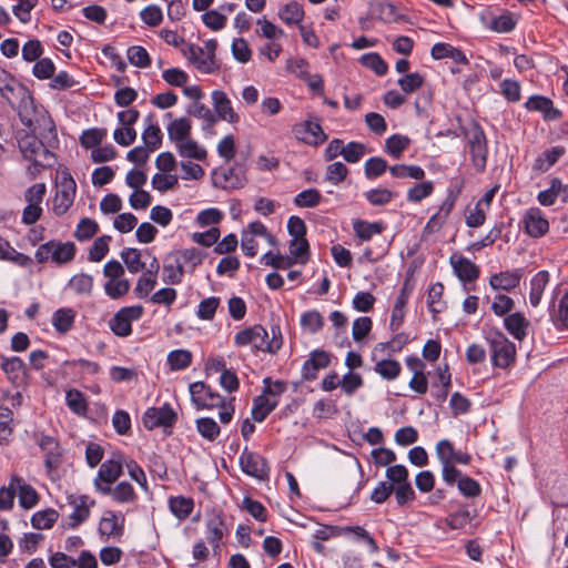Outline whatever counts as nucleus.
Wrapping results in <instances>:
<instances>
[{
    "label": "nucleus",
    "instance_id": "nucleus-49",
    "mask_svg": "<svg viewBox=\"0 0 568 568\" xmlns=\"http://www.w3.org/2000/svg\"><path fill=\"white\" fill-rule=\"evenodd\" d=\"M121 258L128 271L136 274L145 268V263L141 261V251L135 247H125L121 252Z\"/></svg>",
    "mask_w": 568,
    "mask_h": 568
},
{
    "label": "nucleus",
    "instance_id": "nucleus-5",
    "mask_svg": "<svg viewBox=\"0 0 568 568\" xmlns=\"http://www.w3.org/2000/svg\"><path fill=\"white\" fill-rule=\"evenodd\" d=\"M123 473V456L119 452H114L110 458L104 460L98 471L94 480L97 490L106 495L112 491V485Z\"/></svg>",
    "mask_w": 568,
    "mask_h": 568
},
{
    "label": "nucleus",
    "instance_id": "nucleus-57",
    "mask_svg": "<svg viewBox=\"0 0 568 568\" xmlns=\"http://www.w3.org/2000/svg\"><path fill=\"white\" fill-rule=\"evenodd\" d=\"M195 424L196 430L203 438L213 442L219 437L221 429L212 417L197 418Z\"/></svg>",
    "mask_w": 568,
    "mask_h": 568
},
{
    "label": "nucleus",
    "instance_id": "nucleus-29",
    "mask_svg": "<svg viewBox=\"0 0 568 568\" xmlns=\"http://www.w3.org/2000/svg\"><path fill=\"white\" fill-rule=\"evenodd\" d=\"M169 140L174 142L175 145L190 138L192 130V122L186 116H181L173 120L166 128Z\"/></svg>",
    "mask_w": 568,
    "mask_h": 568
},
{
    "label": "nucleus",
    "instance_id": "nucleus-8",
    "mask_svg": "<svg viewBox=\"0 0 568 568\" xmlns=\"http://www.w3.org/2000/svg\"><path fill=\"white\" fill-rule=\"evenodd\" d=\"M189 392L191 395V402L194 407L200 409H213L223 406V397L211 386L204 382H194L190 384Z\"/></svg>",
    "mask_w": 568,
    "mask_h": 568
},
{
    "label": "nucleus",
    "instance_id": "nucleus-34",
    "mask_svg": "<svg viewBox=\"0 0 568 568\" xmlns=\"http://www.w3.org/2000/svg\"><path fill=\"white\" fill-rule=\"evenodd\" d=\"M437 379L440 384V387L433 392L432 396L438 404H443L447 399L449 389L452 387V374L448 363H445L443 367H437Z\"/></svg>",
    "mask_w": 568,
    "mask_h": 568
},
{
    "label": "nucleus",
    "instance_id": "nucleus-7",
    "mask_svg": "<svg viewBox=\"0 0 568 568\" xmlns=\"http://www.w3.org/2000/svg\"><path fill=\"white\" fill-rule=\"evenodd\" d=\"M143 313L142 305L124 306L109 321V327L115 336L128 337L132 334V322L139 321Z\"/></svg>",
    "mask_w": 568,
    "mask_h": 568
},
{
    "label": "nucleus",
    "instance_id": "nucleus-41",
    "mask_svg": "<svg viewBox=\"0 0 568 568\" xmlns=\"http://www.w3.org/2000/svg\"><path fill=\"white\" fill-rule=\"evenodd\" d=\"M205 49L207 51L206 58L199 61L197 70L205 74L215 73L220 69V64L215 59V51L217 49V41L210 39L205 42Z\"/></svg>",
    "mask_w": 568,
    "mask_h": 568
},
{
    "label": "nucleus",
    "instance_id": "nucleus-22",
    "mask_svg": "<svg viewBox=\"0 0 568 568\" xmlns=\"http://www.w3.org/2000/svg\"><path fill=\"white\" fill-rule=\"evenodd\" d=\"M37 443L45 455V467L50 470L57 468L61 458L59 442L54 437L41 433L37 438Z\"/></svg>",
    "mask_w": 568,
    "mask_h": 568
},
{
    "label": "nucleus",
    "instance_id": "nucleus-39",
    "mask_svg": "<svg viewBox=\"0 0 568 568\" xmlns=\"http://www.w3.org/2000/svg\"><path fill=\"white\" fill-rule=\"evenodd\" d=\"M304 16V9L297 1H291L284 4L278 11L280 19L287 26L300 24Z\"/></svg>",
    "mask_w": 568,
    "mask_h": 568
},
{
    "label": "nucleus",
    "instance_id": "nucleus-59",
    "mask_svg": "<svg viewBox=\"0 0 568 568\" xmlns=\"http://www.w3.org/2000/svg\"><path fill=\"white\" fill-rule=\"evenodd\" d=\"M287 232L292 237L291 246H295L297 241L301 239H306L307 226L303 219L297 215H292L287 220Z\"/></svg>",
    "mask_w": 568,
    "mask_h": 568
},
{
    "label": "nucleus",
    "instance_id": "nucleus-36",
    "mask_svg": "<svg viewBox=\"0 0 568 568\" xmlns=\"http://www.w3.org/2000/svg\"><path fill=\"white\" fill-rule=\"evenodd\" d=\"M474 515L468 509H459L445 519L437 521L436 526L442 528L443 525H447L450 529H465L467 526H471Z\"/></svg>",
    "mask_w": 568,
    "mask_h": 568
},
{
    "label": "nucleus",
    "instance_id": "nucleus-11",
    "mask_svg": "<svg viewBox=\"0 0 568 568\" xmlns=\"http://www.w3.org/2000/svg\"><path fill=\"white\" fill-rule=\"evenodd\" d=\"M116 118L121 125L126 126V138L123 136V130L121 128H116L113 131V139L119 145L129 146L136 139V130L133 125L140 118V111L135 108H129L118 112Z\"/></svg>",
    "mask_w": 568,
    "mask_h": 568
},
{
    "label": "nucleus",
    "instance_id": "nucleus-45",
    "mask_svg": "<svg viewBox=\"0 0 568 568\" xmlns=\"http://www.w3.org/2000/svg\"><path fill=\"white\" fill-rule=\"evenodd\" d=\"M389 173L396 179L423 180L425 178L424 169L416 164H395L389 166Z\"/></svg>",
    "mask_w": 568,
    "mask_h": 568
},
{
    "label": "nucleus",
    "instance_id": "nucleus-4",
    "mask_svg": "<svg viewBox=\"0 0 568 568\" xmlns=\"http://www.w3.org/2000/svg\"><path fill=\"white\" fill-rule=\"evenodd\" d=\"M212 184L221 190H239L246 185L245 163L235 162L232 166H220L211 172Z\"/></svg>",
    "mask_w": 568,
    "mask_h": 568
},
{
    "label": "nucleus",
    "instance_id": "nucleus-53",
    "mask_svg": "<svg viewBox=\"0 0 568 568\" xmlns=\"http://www.w3.org/2000/svg\"><path fill=\"white\" fill-rule=\"evenodd\" d=\"M365 200L373 206L388 204L397 194L386 187H374L364 192Z\"/></svg>",
    "mask_w": 568,
    "mask_h": 568
},
{
    "label": "nucleus",
    "instance_id": "nucleus-64",
    "mask_svg": "<svg viewBox=\"0 0 568 568\" xmlns=\"http://www.w3.org/2000/svg\"><path fill=\"white\" fill-rule=\"evenodd\" d=\"M130 290V282L126 278L109 280L104 284V292L111 300H119Z\"/></svg>",
    "mask_w": 568,
    "mask_h": 568
},
{
    "label": "nucleus",
    "instance_id": "nucleus-14",
    "mask_svg": "<svg viewBox=\"0 0 568 568\" xmlns=\"http://www.w3.org/2000/svg\"><path fill=\"white\" fill-rule=\"evenodd\" d=\"M332 354L327 351L316 348L310 353L308 358L303 363L301 369L302 381L312 382L317 378V372L331 365Z\"/></svg>",
    "mask_w": 568,
    "mask_h": 568
},
{
    "label": "nucleus",
    "instance_id": "nucleus-17",
    "mask_svg": "<svg viewBox=\"0 0 568 568\" xmlns=\"http://www.w3.org/2000/svg\"><path fill=\"white\" fill-rule=\"evenodd\" d=\"M185 270L179 253L171 251L166 254L163 265L162 280L165 284L178 285L183 281Z\"/></svg>",
    "mask_w": 568,
    "mask_h": 568
},
{
    "label": "nucleus",
    "instance_id": "nucleus-61",
    "mask_svg": "<svg viewBox=\"0 0 568 568\" xmlns=\"http://www.w3.org/2000/svg\"><path fill=\"white\" fill-rule=\"evenodd\" d=\"M433 192L434 183L432 181H423L409 187L406 197L410 203H418L422 200L430 196Z\"/></svg>",
    "mask_w": 568,
    "mask_h": 568
},
{
    "label": "nucleus",
    "instance_id": "nucleus-50",
    "mask_svg": "<svg viewBox=\"0 0 568 568\" xmlns=\"http://www.w3.org/2000/svg\"><path fill=\"white\" fill-rule=\"evenodd\" d=\"M193 355L190 351L179 348L173 349L168 354V364L171 371H182L192 364Z\"/></svg>",
    "mask_w": 568,
    "mask_h": 568
},
{
    "label": "nucleus",
    "instance_id": "nucleus-2",
    "mask_svg": "<svg viewBox=\"0 0 568 568\" xmlns=\"http://www.w3.org/2000/svg\"><path fill=\"white\" fill-rule=\"evenodd\" d=\"M485 338L490 351L491 365L507 369L515 364L516 345L498 328L490 329Z\"/></svg>",
    "mask_w": 568,
    "mask_h": 568
},
{
    "label": "nucleus",
    "instance_id": "nucleus-18",
    "mask_svg": "<svg viewBox=\"0 0 568 568\" xmlns=\"http://www.w3.org/2000/svg\"><path fill=\"white\" fill-rule=\"evenodd\" d=\"M211 98L219 120H224L232 124L240 121L239 114L233 110L232 102L224 91L214 90Z\"/></svg>",
    "mask_w": 568,
    "mask_h": 568
},
{
    "label": "nucleus",
    "instance_id": "nucleus-16",
    "mask_svg": "<svg viewBox=\"0 0 568 568\" xmlns=\"http://www.w3.org/2000/svg\"><path fill=\"white\" fill-rule=\"evenodd\" d=\"M524 274L523 267L495 273L489 277V286L494 291L510 292L519 286Z\"/></svg>",
    "mask_w": 568,
    "mask_h": 568
},
{
    "label": "nucleus",
    "instance_id": "nucleus-44",
    "mask_svg": "<svg viewBox=\"0 0 568 568\" xmlns=\"http://www.w3.org/2000/svg\"><path fill=\"white\" fill-rule=\"evenodd\" d=\"M67 286L77 295L90 296L93 291V277L87 273H79L69 280Z\"/></svg>",
    "mask_w": 568,
    "mask_h": 568
},
{
    "label": "nucleus",
    "instance_id": "nucleus-35",
    "mask_svg": "<svg viewBox=\"0 0 568 568\" xmlns=\"http://www.w3.org/2000/svg\"><path fill=\"white\" fill-rule=\"evenodd\" d=\"M549 277L548 271L542 270L537 272L530 280L529 302L531 306L537 307L539 305Z\"/></svg>",
    "mask_w": 568,
    "mask_h": 568
},
{
    "label": "nucleus",
    "instance_id": "nucleus-3",
    "mask_svg": "<svg viewBox=\"0 0 568 568\" xmlns=\"http://www.w3.org/2000/svg\"><path fill=\"white\" fill-rule=\"evenodd\" d=\"M462 132L468 138L470 161L476 172L486 170L488 159V140L486 133L476 120H471L469 130L462 128Z\"/></svg>",
    "mask_w": 568,
    "mask_h": 568
},
{
    "label": "nucleus",
    "instance_id": "nucleus-1",
    "mask_svg": "<svg viewBox=\"0 0 568 568\" xmlns=\"http://www.w3.org/2000/svg\"><path fill=\"white\" fill-rule=\"evenodd\" d=\"M0 80H8L2 84L0 95L6 100L8 105L17 111L21 123L33 130V120L31 118L30 109L33 108V97L27 87L22 83H17L14 77L4 69L0 68Z\"/></svg>",
    "mask_w": 568,
    "mask_h": 568
},
{
    "label": "nucleus",
    "instance_id": "nucleus-37",
    "mask_svg": "<svg viewBox=\"0 0 568 568\" xmlns=\"http://www.w3.org/2000/svg\"><path fill=\"white\" fill-rule=\"evenodd\" d=\"M410 143L409 136L394 133L385 140L384 151L393 159H399Z\"/></svg>",
    "mask_w": 568,
    "mask_h": 568
},
{
    "label": "nucleus",
    "instance_id": "nucleus-13",
    "mask_svg": "<svg viewBox=\"0 0 568 568\" xmlns=\"http://www.w3.org/2000/svg\"><path fill=\"white\" fill-rule=\"evenodd\" d=\"M292 131L298 141L307 145L317 146L327 140L318 121L305 120L295 124Z\"/></svg>",
    "mask_w": 568,
    "mask_h": 568
},
{
    "label": "nucleus",
    "instance_id": "nucleus-51",
    "mask_svg": "<svg viewBox=\"0 0 568 568\" xmlns=\"http://www.w3.org/2000/svg\"><path fill=\"white\" fill-rule=\"evenodd\" d=\"M359 62L365 68L373 70L378 77L385 75L388 71L387 62L377 52H368L363 54L359 58Z\"/></svg>",
    "mask_w": 568,
    "mask_h": 568
},
{
    "label": "nucleus",
    "instance_id": "nucleus-43",
    "mask_svg": "<svg viewBox=\"0 0 568 568\" xmlns=\"http://www.w3.org/2000/svg\"><path fill=\"white\" fill-rule=\"evenodd\" d=\"M374 371L386 381L396 379L402 373V365L397 359L394 358H384L378 361Z\"/></svg>",
    "mask_w": 568,
    "mask_h": 568
},
{
    "label": "nucleus",
    "instance_id": "nucleus-31",
    "mask_svg": "<svg viewBox=\"0 0 568 568\" xmlns=\"http://www.w3.org/2000/svg\"><path fill=\"white\" fill-rule=\"evenodd\" d=\"M75 315L77 314L73 308L60 307L52 314V326L58 333L65 334L72 328Z\"/></svg>",
    "mask_w": 568,
    "mask_h": 568
},
{
    "label": "nucleus",
    "instance_id": "nucleus-42",
    "mask_svg": "<svg viewBox=\"0 0 568 568\" xmlns=\"http://www.w3.org/2000/svg\"><path fill=\"white\" fill-rule=\"evenodd\" d=\"M80 504L77 499H69V505L72 506V513L69 515L70 527L77 528L79 525L84 523L90 515V507L94 505V499H91L90 504L85 503V499H80Z\"/></svg>",
    "mask_w": 568,
    "mask_h": 568
},
{
    "label": "nucleus",
    "instance_id": "nucleus-54",
    "mask_svg": "<svg viewBox=\"0 0 568 568\" xmlns=\"http://www.w3.org/2000/svg\"><path fill=\"white\" fill-rule=\"evenodd\" d=\"M323 195L317 189H306L302 192L297 193L294 199L293 203L297 207H315L322 202Z\"/></svg>",
    "mask_w": 568,
    "mask_h": 568
},
{
    "label": "nucleus",
    "instance_id": "nucleus-9",
    "mask_svg": "<svg viewBox=\"0 0 568 568\" xmlns=\"http://www.w3.org/2000/svg\"><path fill=\"white\" fill-rule=\"evenodd\" d=\"M519 227L530 237L540 239L549 231V221L539 207L532 206L524 213Z\"/></svg>",
    "mask_w": 568,
    "mask_h": 568
},
{
    "label": "nucleus",
    "instance_id": "nucleus-38",
    "mask_svg": "<svg viewBox=\"0 0 568 568\" xmlns=\"http://www.w3.org/2000/svg\"><path fill=\"white\" fill-rule=\"evenodd\" d=\"M77 254V246L73 242H61L54 240L51 261L57 264H67L71 262Z\"/></svg>",
    "mask_w": 568,
    "mask_h": 568
},
{
    "label": "nucleus",
    "instance_id": "nucleus-33",
    "mask_svg": "<svg viewBox=\"0 0 568 568\" xmlns=\"http://www.w3.org/2000/svg\"><path fill=\"white\" fill-rule=\"evenodd\" d=\"M561 192L568 194V185H564L559 178H551L549 187L540 191L537 200L544 206H551Z\"/></svg>",
    "mask_w": 568,
    "mask_h": 568
},
{
    "label": "nucleus",
    "instance_id": "nucleus-62",
    "mask_svg": "<svg viewBox=\"0 0 568 568\" xmlns=\"http://www.w3.org/2000/svg\"><path fill=\"white\" fill-rule=\"evenodd\" d=\"M301 326L307 329L311 334L320 332L324 326V317L316 311H306L301 315Z\"/></svg>",
    "mask_w": 568,
    "mask_h": 568
},
{
    "label": "nucleus",
    "instance_id": "nucleus-47",
    "mask_svg": "<svg viewBox=\"0 0 568 568\" xmlns=\"http://www.w3.org/2000/svg\"><path fill=\"white\" fill-rule=\"evenodd\" d=\"M178 153L182 158L195 159L203 161L207 156V152L203 146H200L195 140L186 139L185 141L178 143Z\"/></svg>",
    "mask_w": 568,
    "mask_h": 568
},
{
    "label": "nucleus",
    "instance_id": "nucleus-32",
    "mask_svg": "<svg viewBox=\"0 0 568 568\" xmlns=\"http://www.w3.org/2000/svg\"><path fill=\"white\" fill-rule=\"evenodd\" d=\"M75 192L77 187L72 186H61V189L57 191L52 206V211L57 216H62L71 207Z\"/></svg>",
    "mask_w": 568,
    "mask_h": 568
},
{
    "label": "nucleus",
    "instance_id": "nucleus-25",
    "mask_svg": "<svg viewBox=\"0 0 568 568\" xmlns=\"http://www.w3.org/2000/svg\"><path fill=\"white\" fill-rule=\"evenodd\" d=\"M352 227L355 236L361 242H368L374 235L382 234L387 229V224L384 221L369 222L356 219L353 220Z\"/></svg>",
    "mask_w": 568,
    "mask_h": 568
},
{
    "label": "nucleus",
    "instance_id": "nucleus-46",
    "mask_svg": "<svg viewBox=\"0 0 568 568\" xmlns=\"http://www.w3.org/2000/svg\"><path fill=\"white\" fill-rule=\"evenodd\" d=\"M108 135L105 128H90L80 135V144L87 150H93L99 146Z\"/></svg>",
    "mask_w": 568,
    "mask_h": 568
},
{
    "label": "nucleus",
    "instance_id": "nucleus-21",
    "mask_svg": "<svg viewBox=\"0 0 568 568\" xmlns=\"http://www.w3.org/2000/svg\"><path fill=\"white\" fill-rule=\"evenodd\" d=\"M206 538L212 546L214 554L220 550V544L227 534V528L221 513H214L205 524Z\"/></svg>",
    "mask_w": 568,
    "mask_h": 568
},
{
    "label": "nucleus",
    "instance_id": "nucleus-48",
    "mask_svg": "<svg viewBox=\"0 0 568 568\" xmlns=\"http://www.w3.org/2000/svg\"><path fill=\"white\" fill-rule=\"evenodd\" d=\"M65 404L72 413L79 416H84L88 412L85 396L77 388H71L65 393Z\"/></svg>",
    "mask_w": 568,
    "mask_h": 568
},
{
    "label": "nucleus",
    "instance_id": "nucleus-27",
    "mask_svg": "<svg viewBox=\"0 0 568 568\" xmlns=\"http://www.w3.org/2000/svg\"><path fill=\"white\" fill-rule=\"evenodd\" d=\"M505 329L517 341L527 336L529 321L520 312L510 313L504 318Z\"/></svg>",
    "mask_w": 568,
    "mask_h": 568
},
{
    "label": "nucleus",
    "instance_id": "nucleus-23",
    "mask_svg": "<svg viewBox=\"0 0 568 568\" xmlns=\"http://www.w3.org/2000/svg\"><path fill=\"white\" fill-rule=\"evenodd\" d=\"M18 146L22 156L30 161L34 166H41V163L37 160L42 146H44L43 138L39 139L33 133H24L18 139Z\"/></svg>",
    "mask_w": 568,
    "mask_h": 568
},
{
    "label": "nucleus",
    "instance_id": "nucleus-63",
    "mask_svg": "<svg viewBox=\"0 0 568 568\" xmlns=\"http://www.w3.org/2000/svg\"><path fill=\"white\" fill-rule=\"evenodd\" d=\"M220 297L210 296L200 302L196 310V316L202 321H211L214 318L216 310L220 305Z\"/></svg>",
    "mask_w": 568,
    "mask_h": 568
},
{
    "label": "nucleus",
    "instance_id": "nucleus-6",
    "mask_svg": "<svg viewBox=\"0 0 568 568\" xmlns=\"http://www.w3.org/2000/svg\"><path fill=\"white\" fill-rule=\"evenodd\" d=\"M178 413L170 403H164L160 407H148L142 415V424L145 429L172 428L178 422Z\"/></svg>",
    "mask_w": 568,
    "mask_h": 568
},
{
    "label": "nucleus",
    "instance_id": "nucleus-52",
    "mask_svg": "<svg viewBox=\"0 0 568 568\" xmlns=\"http://www.w3.org/2000/svg\"><path fill=\"white\" fill-rule=\"evenodd\" d=\"M273 410L274 403H268V397L261 394L253 399L252 419L256 423H262Z\"/></svg>",
    "mask_w": 568,
    "mask_h": 568
},
{
    "label": "nucleus",
    "instance_id": "nucleus-30",
    "mask_svg": "<svg viewBox=\"0 0 568 568\" xmlns=\"http://www.w3.org/2000/svg\"><path fill=\"white\" fill-rule=\"evenodd\" d=\"M410 336L406 332H397L389 341L381 342L375 345L373 355L376 352L387 353L388 355L399 353L408 343H410Z\"/></svg>",
    "mask_w": 568,
    "mask_h": 568
},
{
    "label": "nucleus",
    "instance_id": "nucleus-40",
    "mask_svg": "<svg viewBox=\"0 0 568 568\" xmlns=\"http://www.w3.org/2000/svg\"><path fill=\"white\" fill-rule=\"evenodd\" d=\"M517 22L513 12L504 10L500 16L491 18L488 28L497 33H509L516 28Z\"/></svg>",
    "mask_w": 568,
    "mask_h": 568
},
{
    "label": "nucleus",
    "instance_id": "nucleus-60",
    "mask_svg": "<svg viewBox=\"0 0 568 568\" xmlns=\"http://www.w3.org/2000/svg\"><path fill=\"white\" fill-rule=\"evenodd\" d=\"M425 82V78L419 72L406 73L397 80V84L405 94L419 90Z\"/></svg>",
    "mask_w": 568,
    "mask_h": 568
},
{
    "label": "nucleus",
    "instance_id": "nucleus-55",
    "mask_svg": "<svg viewBox=\"0 0 568 568\" xmlns=\"http://www.w3.org/2000/svg\"><path fill=\"white\" fill-rule=\"evenodd\" d=\"M389 171L387 161L381 156H372L364 164V174L368 180H375Z\"/></svg>",
    "mask_w": 568,
    "mask_h": 568
},
{
    "label": "nucleus",
    "instance_id": "nucleus-28",
    "mask_svg": "<svg viewBox=\"0 0 568 568\" xmlns=\"http://www.w3.org/2000/svg\"><path fill=\"white\" fill-rule=\"evenodd\" d=\"M153 114L150 113L145 118V122L148 123L146 128L142 132V141L144 143V148L150 152H154L159 148H161L163 142V133L158 123H153Z\"/></svg>",
    "mask_w": 568,
    "mask_h": 568
},
{
    "label": "nucleus",
    "instance_id": "nucleus-10",
    "mask_svg": "<svg viewBox=\"0 0 568 568\" xmlns=\"http://www.w3.org/2000/svg\"><path fill=\"white\" fill-rule=\"evenodd\" d=\"M239 463L244 474L260 480L268 478L270 467L267 460L258 453L248 450L247 446L244 447Z\"/></svg>",
    "mask_w": 568,
    "mask_h": 568
},
{
    "label": "nucleus",
    "instance_id": "nucleus-56",
    "mask_svg": "<svg viewBox=\"0 0 568 568\" xmlns=\"http://www.w3.org/2000/svg\"><path fill=\"white\" fill-rule=\"evenodd\" d=\"M48 129H43L40 135L43 138L44 146L41 148L44 156H54V153L49 148H55L59 144L58 133L53 120L49 116L45 120Z\"/></svg>",
    "mask_w": 568,
    "mask_h": 568
},
{
    "label": "nucleus",
    "instance_id": "nucleus-24",
    "mask_svg": "<svg viewBox=\"0 0 568 568\" xmlns=\"http://www.w3.org/2000/svg\"><path fill=\"white\" fill-rule=\"evenodd\" d=\"M0 497H40L37 490L17 475L10 477L8 485L0 487Z\"/></svg>",
    "mask_w": 568,
    "mask_h": 568
},
{
    "label": "nucleus",
    "instance_id": "nucleus-58",
    "mask_svg": "<svg viewBox=\"0 0 568 568\" xmlns=\"http://www.w3.org/2000/svg\"><path fill=\"white\" fill-rule=\"evenodd\" d=\"M126 57L131 64L138 68H149L152 63L149 52L142 45H131L126 50Z\"/></svg>",
    "mask_w": 568,
    "mask_h": 568
},
{
    "label": "nucleus",
    "instance_id": "nucleus-15",
    "mask_svg": "<svg viewBox=\"0 0 568 568\" xmlns=\"http://www.w3.org/2000/svg\"><path fill=\"white\" fill-rule=\"evenodd\" d=\"M0 367L13 386H20L27 378L26 363L19 356L0 355Z\"/></svg>",
    "mask_w": 568,
    "mask_h": 568
},
{
    "label": "nucleus",
    "instance_id": "nucleus-12",
    "mask_svg": "<svg viewBox=\"0 0 568 568\" xmlns=\"http://www.w3.org/2000/svg\"><path fill=\"white\" fill-rule=\"evenodd\" d=\"M268 333L261 324H255L239 331L234 336V345L237 347H245L251 345L253 351L265 353V338Z\"/></svg>",
    "mask_w": 568,
    "mask_h": 568
},
{
    "label": "nucleus",
    "instance_id": "nucleus-26",
    "mask_svg": "<svg viewBox=\"0 0 568 568\" xmlns=\"http://www.w3.org/2000/svg\"><path fill=\"white\" fill-rule=\"evenodd\" d=\"M566 153L562 145H556L541 152L534 161L532 171L538 173L547 172Z\"/></svg>",
    "mask_w": 568,
    "mask_h": 568
},
{
    "label": "nucleus",
    "instance_id": "nucleus-20",
    "mask_svg": "<svg viewBox=\"0 0 568 568\" xmlns=\"http://www.w3.org/2000/svg\"><path fill=\"white\" fill-rule=\"evenodd\" d=\"M449 262L453 267L454 274L458 277L460 282H474L480 275L479 266L465 256L460 255L456 257V255H452Z\"/></svg>",
    "mask_w": 568,
    "mask_h": 568
},
{
    "label": "nucleus",
    "instance_id": "nucleus-19",
    "mask_svg": "<svg viewBox=\"0 0 568 568\" xmlns=\"http://www.w3.org/2000/svg\"><path fill=\"white\" fill-rule=\"evenodd\" d=\"M124 529V516L122 513L105 510L99 524V532L102 537H120Z\"/></svg>",
    "mask_w": 568,
    "mask_h": 568
}]
</instances>
